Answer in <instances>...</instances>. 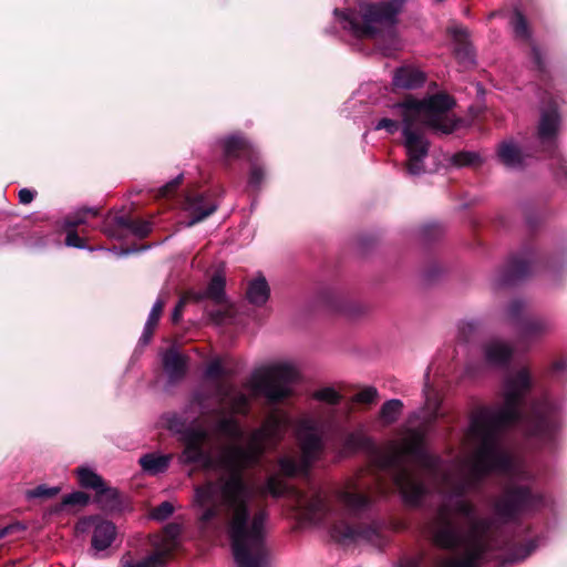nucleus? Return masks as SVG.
<instances>
[{
  "mask_svg": "<svg viewBox=\"0 0 567 567\" xmlns=\"http://www.w3.org/2000/svg\"><path fill=\"white\" fill-rule=\"evenodd\" d=\"M450 33L456 42L455 53L458 58L473 62V55L467 42L468 32L467 29L455 25L450 29Z\"/></svg>",
  "mask_w": 567,
  "mask_h": 567,
  "instance_id": "obj_20",
  "label": "nucleus"
},
{
  "mask_svg": "<svg viewBox=\"0 0 567 567\" xmlns=\"http://www.w3.org/2000/svg\"><path fill=\"white\" fill-rule=\"evenodd\" d=\"M402 408L403 403L398 399L384 402L380 410L381 421L386 425L394 423L399 419Z\"/></svg>",
  "mask_w": 567,
  "mask_h": 567,
  "instance_id": "obj_24",
  "label": "nucleus"
},
{
  "mask_svg": "<svg viewBox=\"0 0 567 567\" xmlns=\"http://www.w3.org/2000/svg\"><path fill=\"white\" fill-rule=\"evenodd\" d=\"M97 215L99 210L95 208H83L65 217L63 223L68 231L65 245L69 247L85 248L84 240L78 235L75 228L86 224L90 218L96 217Z\"/></svg>",
  "mask_w": 567,
  "mask_h": 567,
  "instance_id": "obj_11",
  "label": "nucleus"
},
{
  "mask_svg": "<svg viewBox=\"0 0 567 567\" xmlns=\"http://www.w3.org/2000/svg\"><path fill=\"white\" fill-rule=\"evenodd\" d=\"M378 396V391L373 386H368L355 394V401L359 403H372Z\"/></svg>",
  "mask_w": 567,
  "mask_h": 567,
  "instance_id": "obj_36",
  "label": "nucleus"
},
{
  "mask_svg": "<svg viewBox=\"0 0 567 567\" xmlns=\"http://www.w3.org/2000/svg\"><path fill=\"white\" fill-rule=\"evenodd\" d=\"M454 104V100L445 93L422 100L409 96L391 106V114L400 120L384 117L377 123L375 130H385L389 134L401 128L408 156L406 168L411 175L424 172V159L430 148L425 128L449 134L456 127V120L451 114Z\"/></svg>",
  "mask_w": 567,
  "mask_h": 567,
  "instance_id": "obj_3",
  "label": "nucleus"
},
{
  "mask_svg": "<svg viewBox=\"0 0 567 567\" xmlns=\"http://www.w3.org/2000/svg\"><path fill=\"white\" fill-rule=\"evenodd\" d=\"M60 487H48L47 485H39L33 489L27 491L28 498H51L59 494Z\"/></svg>",
  "mask_w": 567,
  "mask_h": 567,
  "instance_id": "obj_32",
  "label": "nucleus"
},
{
  "mask_svg": "<svg viewBox=\"0 0 567 567\" xmlns=\"http://www.w3.org/2000/svg\"><path fill=\"white\" fill-rule=\"evenodd\" d=\"M269 286L264 277L252 280L247 289V298L255 306H262L269 298Z\"/></svg>",
  "mask_w": 567,
  "mask_h": 567,
  "instance_id": "obj_21",
  "label": "nucleus"
},
{
  "mask_svg": "<svg viewBox=\"0 0 567 567\" xmlns=\"http://www.w3.org/2000/svg\"><path fill=\"white\" fill-rule=\"evenodd\" d=\"M164 563L161 560L159 554H153L141 560H134L131 554H126L121 559V567H162Z\"/></svg>",
  "mask_w": 567,
  "mask_h": 567,
  "instance_id": "obj_25",
  "label": "nucleus"
},
{
  "mask_svg": "<svg viewBox=\"0 0 567 567\" xmlns=\"http://www.w3.org/2000/svg\"><path fill=\"white\" fill-rule=\"evenodd\" d=\"M226 374L223 363L219 359L210 361L205 370V377L207 379H218Z\"/></svg>",
  "mask_w": 567,
  "mask_h": 567,
  "instance_id": "obj_35",
  "label": "nucleus"
},
{
  "mask_svg": "<svg viewBox=\"0 0 567 567\" xmlns=\"http://www.w3.org/2000/svg\"><path fill=\"white\" fill-rule=\"evenodd\" d=\"M558 128L559 115L556 107L543 110L538 125V140L546 151L554 148Z\"/></svg>",
  "mask_w": 567,
  "mask_h": 567,
  "instance_id": "obj_10",
  "label": "nucleus"
},
{
  "mask_svg": "<svg viewBox=\"0 0 567 567\" xmlns=\"http://www.w3.org/2000/svg\"><path fill=\"white\" fill-rule=\"evenodd\" d=\"M215 393L219 406L214 410V430L233 441L217 455L205 450L208 433L189 429L182 433L183 464L200 463L204 471H220L215 480L195 486L193 507L200 529L217 532L224 528L237 567H268L270 550L266 543L269 513L257 499V487L245 471L257 466L267 449L275 447L289 424L286 413L272 412L252 430L246 445L238 442L244 430L235 415H248L249 396L234 384L218 381Z\"/></svg>",
  "mask_w": 567,
  "mask_h": 567,
  "instance_id": "obj_2",
  "label": "nucleus"
},
{
  "mask_svg": "<svg viewBox=\"0 0 567 567\" xmlns=\"http://www.w3.org/2000/svg\"><path fill=\"white\" fill-rule=\"evenodd\" d=\"M182 179H183V175H179L176 178L168 182L167 184H165L164 186H162L158 190V196L159 197H169L176 190V188L179 186V184L182 183Z\"/></svg>",
  "mask_w": 567,
  "mask_h": 567,
  "instance_id": "obj_37",
  "label": "nucleus"
},
{
  "mask_svg": "<svg viewBox=\"0 0 567 567\" xmlns=\"http://www.w3.org/2000/svg\"><path fill=\"white\" fill-rule=\"evenodd\" d=\"M75 530L78 533H92L91 547L95 557L105 551L116 538V526L100 516L81 518L75 525Z\"/></svg>",
  "mask_w": 567,
  "mask_h": 567,
  "instance_id": "obj_7",
  "label": "nucleus"
},
{
  "mask_svg": "<svg viewBox=\"0 0 567 567\" xmlns=\"http://www.w3.org/2000/svg\"><path fill=\"white\" fill-rule=\"evenodd\" d=\"M184 209L190 217L185 225L190 227L212 215L217 209V204L206 194L189 195L186 197Z\"/></svg>",
  "mask_w": 567,
  "mask_h": 567,
  "instance_id": "obj_9",
  "label": "nucleus"
},
{
  "mask_svg": "<svg viewBox=\"0 0 567 567\" xmlns=\"http://www.w3.org/2000/svg\"><path fill=\"white\" fill-rule=\"evenodd\" d=\"M566 367V362L564 360L557 361L554 363L553 369L555 371L563 370Z\"/></svg>",
  "mask_w": 567,
  "mask_h": 567,
  "instance_id": "obj_43",
  "label": "nucleus"
},
{
  "mask_svg": "<svg viewBox=\"0 0 567 567\" xmlns=\"http://www.w3.org/2000/svg\"><path fill=\"white\" fill-rule=\"evenodd\" d=\"M456 166H475L481 162L478 154L474 152H460L453 156Z\"/></svg>",
  "mask_w": 567,
  "mask_h": 567,
  "instance_id": "obj_31",
  "label": "nucleus"
},
{
  "mask_svg": "<svg viewBox=\"0 0 567 567\" xmlns=\"http://www.w3.org/2000/svg\"><path fill=\"white\" fill-rule=\"evenodd\" d=\"M532 269L530 258L527 256L515 257L507 265L506 269L497 278L498 287L512 285L524 278Z\"/></svg>",
  "mask_w": 567,
  "mask_h": 567,
  "instance_id": "obj_14",
  "label": "nucleus"
},
{
  "mask_svg": "<svg viewBox=\"0 0 567 567\" xmlns=\"http://www.w3.org/2000/svg\"><path fill=\"white\" fill-rule=\"evenodd\" d=\"M225 278L216 274L213 276L207 290H206V297L210 298L217 303H221L225 298Z\"/></svg>",
  "mask_w": 567,
  "mask_h": 567,
  "instance_id": "obj_26",
  "label": "nucleus"
},
{
  "mask_svg": "<svg viewBox=\"0 0 567 567\" xmlns=\"http://www.w3.org/2000/svg\"><path fill=\"white\" fill-rule=\"evenodd\" d=\"M514 349L506 341L494 338L484 346V357L488 364L494 367L507 365L512 359Z\"/></svg>",
  "mask_w": 567,
  "mask_h": 567,
  "instance_id": "obj_13",
  "label": "nucleus"
},
{
  "mask_svg": "<svg viewBox=\"0 0 567 567\" xmlns=\"http://www.w3.org/2000/svg\"><path fill=\"white\" fill-rule=\"evenodd\" d=\"M172 457L173 456L171 454L163 455L156 453H148L140 458V464L144 472L151 475H156L159 473H164L168 468Z\"/></svg>",
  "mask_w": 567,
  "mask_h": 567,
  "instance_id": "obj_19",
  "label": "nucleus"
},
{
  "mask_svg": "<svg viewBox=\"0 0 567 567\" xmlns=\"http://www.w3.org/2000/svg\"><path fill=\"white\" fill-rule=\"evenodd\" d=\"M425 81V74L411 65L399 68L393 75V85L398 89H416Z\"/></svg>",
  "mask_w": 567,
  "mask_h": 567,
  "instance_id": "obj_15",
  "label": "nucleus"
},
{
  "mask_svg": "<svg viewBox=\"0 0 567 567\" xmlns=\"http://www.w3.org/2000/svg\"><path fill=\"white\" fill-rule=\"evenodd\" d=\"M288 492L287 483L278 476H269L264 486V493L279 497Z\"/></svg>",
  "mask_w": 567,
  "mask_h": 567,
  "instance_id": "obj_28",
  "label": "nucleus"
},
{
  "mask_svg": "<svg viewBox=\"0 0 567 567\" xmlns=\"http://www.w3.org/2000/svg\"><path fill=\"white\" fill-rule=\"evenodd\" d=\"M182 526L177 523L166 525L161 535L155 536L153 545L155 547L154 554L161 555V560L165 564L169 555L179 545V536Z\"/></svg>",
  "mask_w": 567,
  "mask_h": 567,
  "instance_id": "obj_12",
  "label": "nucleus"
},
{
  "mask_svg": "<svg viewBox=\"0 0 567 567\" xmlns=\"http://www.w3.org/2000/svg\"><path fill=\"white\" fill-rule=\"evenodd\" d=\"M497 156L509 168H519L524 162L519 147L513 141L502 142L498 146Z\"/></svg>",
  "mask_w": 567,
  "mask_h": 567,
  "instance_id": "obj_18",
  "label": "nucleus"
},
{
  "mask_svg": "<svg viewBox=\"0 0 567 567\" xmlns=\"http://www.w3.org/2000/svg\"><path fill=\"white\" fill-rule=\"evenodd\" d=\"M298 379L295 367L288 363H276L256 371L245 386L255 396L265 398L267 404L281 403L293 394V384Z\"/></svg>",
  "mask_w": 567,
  "mask_h": 567,
  "instance_id": "obj_6",
  "label": "nucleus"
},
{
  "mask_svg": "<svg viewBox=\"0 0 567 567\" xmlns=\"http://www.w3.org/2000/svg\"><path fill=\"white\" fill-rule=\"evenodd\" d=\"M522 309H523V303L518 300H515L511 303L508 311H509L511 316L515 317L520 312Z\"/></svg>",
  "mask_w": 567,
  "mask_h": 567,
  "instance_id": "obj_41",
  "label": "nucleus"
},
{
  "mask_svg": "<svg viewBox=\"0 0 567 567\" xmlns=\"http://www.w3.org/2000/svg\"><path fill=\"white\" fill-rule=\"evenodd\" d=\"M118 221L122 226L128 228L135 236L140 238L146 237L152 230L151 223L146 220H134L121 217Z\"/></svg>",
  "mask_w": 567,
  "mask_h": 567,
  "instance_id": "obj_27",
  "label": "nucleus"
},
{
  "mask_svg": "<svg viewBox=\"0 0 567 567\" xmlns=\"http://www.w3.org/2000/svg\"><path fill=\"white\" fill-rule=\"evenodd\" d=\"M532 388L533 379L527 368L509 372L503 381L502 403L482 408L472 416L466 437L475 450L461 463L451 464L423 447L430 425L440 416L441 404L439 393L426 383L425 406L411 416L409 436L402 442L378 446L362 431L344 437L342 455L362 451L369 454L371 462V468L348 478L337 494L347 514L331 512L321 492L310 497H297L300 514L318 525L331 520V537L339 543L370 540L375 535V526L351 519L369 508L371 492L382 495L389 492L385 481L400 492L405 504L420 506L427 489L414 470L415 465L443 497L431 522L430 535L436 547L451 555L429 557L417 553L402 559L399 567H478L491 560L514 563L525 559L535 549V542L507 551V539L491 519L481 517L475 505L464 496L485 476L496 473L509 478V484L493 505L497 517L511 522L543 505V496L529 487L532 474L527 465L512 454L504 440L505 431L514 426H519L527 437L540 444L555 439L558 408L548 395L529 404Z\"/></svg>",
  "mask_w": 567,
  "mask_h": 567,
  "instance_id": "obj_1",
  "label": "nucleus"
},
{
  "mask_svg": "<svg viewBox=\"0 0 567 567\" xmlns=\"http://www.w3.org/2000/svg\"><path fill=\"white\" fill-rule=\"evenodd\" d=\"M311 398L327 405L319 406L295 421L293 432L300 456L298 460L288 455L279 458L280 472L286 476L308 474L311 467L324 457L326 435L336 424L337 405L341 402L342 395L332 386H323L313 391Z\"/></svg>",
  "mask_w": 567,
  "mask_h": 567,
  "instance_id": "obj_4",
  "label": "nucleus"
},
{
  "mask_svg": "<svg viewBox=\"0 0 567 567\" xmlns=\"http://www.w3.org/2000/svg\"><path fill=\"white\" fill-rule=\"evenodd\" d=\"M168 427L175 432H183L184 424L179 422L178 417L173 416L168 420Z\"/></svg>",
  "mask_w": 567,
  "mask_h": 567,
  "instance_id": "obj_40",
  "label": "nucleus"
},
{
  "mask_svg": "<svg viewBox=\"0 0 567 567\" xmlns=\"http://www.w3.org/2000/svg\"><path fill=\"white\" fill-rule=\"evenodd\" d=\"M512 25H513L514 32L517 38H520V39L529 38L527 22H526L524 16L519 11H515V13L512 18Z\"/></svg>",
  "mask_w": 567,
  "mask_h": 567,
  "instance_id": "obj_30",
  "label": "nucleus"
},
{
  "mask_svg": "<svg viewBox=\"0 0 567 567\" xmlns=\"http://www.w3.org/2000/svg\"><path fill=\"white\" fill-rule=\"evenodd\" d=\"M12 529H13V526H7V527H3V528H0V538H2L6 535H8Z\"/></svg>",
  "mask_w": 567,
  "mask_h": 567,
  "instance_id": "obj_44",
  "label": "nucleus"
},
{
  "mask_svg": "<svg viewBox=\"0 0 567 567\" xmlns=\"http://www.w3.org/2000/svg\"><path fill=\"white\" fill-rule=\"evenodd\" d=\"M184 305H185V300L184 299H181L178 301V303L176 305V307L174 308L173 310V313H172V320L173 322H178L181 317H182V312H183V308H184Z\"/></svg>",
  "mask_w": 567,
  "mask_h": 567,
  "instance_id": "obj_39",
  "label": "nucleus"
},
{
  "mask_svg": "<svg viewBox=\"0 0 567 567\" xmlns=\"http://www.w3.org/2000/svg\"><path fill=\"white\" fill-rule=\"evenodd\" d=\"M533 55H534V60H535L536 64L540 68V65H542V63H540V52H539V50L536 47L533 48Z\"/></svg>",
  "mask_w": 567,
  "mask_h": 567,
  "instance_id": "obj_42",
  "label": "nucleus"
},
{
  "mask_svg": "<svg viewBox=\"0 0 567 567\" xmlns=\"http://www.w3.org/2000/svg\"><path fill=\"white\" fill-rule=\"evenodd\" d=\"M164 305H165V302L162 298H158L155 301V303L153 305L152 310L148 315L147 321L145 323L144 331L141 337V342H143L144 344L150 342L153 331H154L155 327L157 326V322L161 318Z\"/></svg>",
  "mask_w": 567,
  "mask_h": 567,
  "instance_id": "obj_22",
  "label": "nucleus"
},
{
  "mask_svg": "<svg viewBox=\"0 0 567 567\" xmlns=\"http://www.w3.org/2000/svg\"><path fill=\"white\" fill-rule=\"evenodd\" d=\"M94 502L102 511L109 513L121 512L124 508V503L118 491L106 487L105 484L95 493Z\"/></svg>",
  "mask_w": 567,
  "mask_h": 567,
  "instance_id": "obj_17",
  "label": "nucleus"
},
{
  "mask_svg": "<svg viewBox=\"0 0 567 567\" xmlns=\"http://www.w3.org/2000/svg\"><path fill=\"white\" fill-rule=\"evenodd\" d=\"M163 367L171 381L182 379L187 370V359L176 349L171 348L163 354Z\"/></svg>",
  "mask_w": 567,
  "mask_h": 567,
  "instance_id": "obj_16",
  "label": "nucleus"
},
{
  "mask_svg": "<svg viewBox=\"0 0 567 567\" xmlns=\"http://www.w3.org/2000/svg\"><path fill=\"white\" fill-rule=\"evenodd\" d=\"M174 513V506L171 502H163L152 509L151 516L156 520H164Z\"/></svg>",
  "mask_w": 567,
  "mask_h": 567,
  "instance_id": "obj_34",
  "label": "nucleus"
},
{
  "mask_svg": "<svg viewBox=\"0 0 567 567\" xmlns=\"http://www.w3.org/2000/svg\"><path fill=\"white\" fill-rule=\"evenodd\" d=\"M76 473L80 485L84 488L94 489L95 493L105 484L100 475L87 467H79Z\"/></svg>",
  "mask_w": 567,
  "mask_h": 567,
  "instance_id": "obj_23",
  "label": "nucleus"
},
{
  "mask_svg": "<svg viewBox=\"0 0 567 567\" xmlns=\"http://www.w3.org/2000/svg\"><path fill=\"white\" fill-rule=\"evenodd\" d=\"M35 196V192L29 189V188H22L20 192H19V200L21 204H30L33 198Z\"/></svg>",
  "mask_w": 567,
  "mask_h": 567,
  "instance_id": "obj_38",
  "label": "nucleus"
},
{
  "mask_svg": "<svg viewBox=\"0 0 567 567\" xmlns=\"http://www.w3.org/2000/svg\"><path fill=\"white\" fill-rule=\"evenodd\" d=\"M223 150L226 159L247 157L251 162L248 183L251 187L258 188L264 179V171L254 162V151L249 143L240 136L233 135L223 141Z\"/></svg>",
  "mask_w": 567,
  "mask_h": 567,
  "instance_id": "obj_8",
  "label": "nucleus"
},
{
  "mask_svg": "<svg viewBox=\"0 0 567 567\" xmlns=\"http://www.w3.org/2000/svg\"><path fill=\"white\" fill-rule=\"evenodd\" d=\"M404 1L360 2L355 8L342 12L340 22L353 37L374 40L383 54L389 56L400 49L395 24Z\"/></svg>",
  "mask_w": 567,
  "mask_h": 567,
  "instance_id": "obj_5",
  "label": "nucleus"
},
{
  "mask_svg": "<svg viewBox=\"0 0 567 567\" xmlns=\"http://www.w3.org/2000/svg\"><path fill=\"white\" fill-rule=\"evenodd\" d=\"M550 327L549 321L545 319H534L526 324L523 332L525 336H537L549 331Z\"/></svg>",
  "mask_w": 567,
  "mask_h": 567,
  "instance_id": "obj_29",
  "label": "nucleus"
},
{
  "mask_svg": "<svg viewBox=\"0 0 567 567\" xmlns=\"http://www.w3.org/2000/svg\"><path fill=\"white\" fill-rule=\"evenodd\" d=\"M89 501H90V497L87 494H85L83 492H73L63 497L61 507L69 506V505L85 506L89 503Z\"/></svg>",
  "mask_w": 567,
  "mask_h": 567,
  "instance_id": "obj_33",
  "label": "nucleus"
}]
</instances>
